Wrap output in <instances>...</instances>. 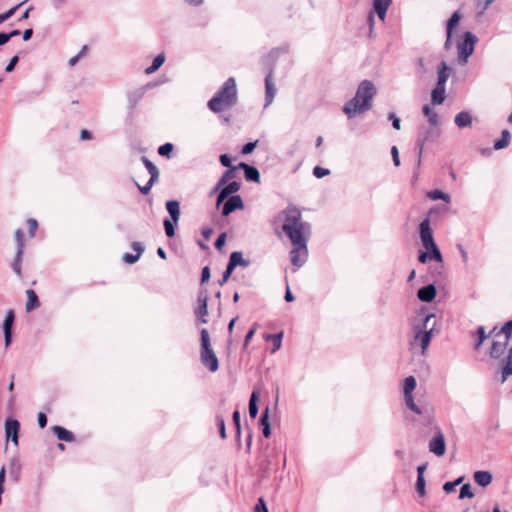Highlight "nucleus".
Returning a JSON list of instances; mask_svg holds the SVG:
<instances>
[{
    "mask_svg": "<svg viewBox=\"0 0 512 512\" xmlns=\"http://www.w3.org/2000/svg\"><path fill=\"white\" fill-rule=\"evenodd\" d=\"M311 234V224L307 222L284 235L289 239L292 246L289 257L293 266V272H296L307 262L309 255L308 241Z\"/></svg>",
    "mask_w": 512,
    "mask_h": 512,
    "instance_id": "obj_1",
    "label": "nucleus"
},
{
    "mask_svg": "<svg viewBox=\"0 0 512 512\" xmlns=\"http://www.w3.org/2000/svg\"><path fill=\"white\" fill-rule=\"evenodd\" d=\"M375 95V85L369 80L362 81L354 97L345 103L343 107L344 114L351 119L370 110Z\"/></svg>",
    "mask_w": 512,
    "mask_h": 512,
    "instance_id": "obj_2",
    "label": "nucleus"
},
{
    "mask_svg": "<svg viewBox=\"0 0 512 512\" xmlns=\"http://www.w3.org/2000/svg\"><path fill=\"white\" fill-rule=\"evenodd\" d=\"M238 92L236 81L233 77L228 78L222 86L214 93L208 101L209 110L216 114L225 113L236 106Z\"/></svg>",
    "mask_w": 512,
    "mask_h": 512,
    "instance_id": "obj_3",
    "label": "nucleus"
},
{
    "mask_svg": "<svg viewBox=\"0 0 512 512\" xmlns=\"http://www.w3.org/2000/svg\"><path fill=\"white\" fill-rule=\"evenodd\" d=\"M305 223L307 221L303 220L301 210L292 205L280 211L274 219V226L278 236L288 234L298 228L299 225L301 226Z\"/></svg>",
    "mask_w": 512,
    "mask_h": 512,
    "instance_id": "obj_4",
    "label": "nucleus"
},
{
    "mask_svg": "<svg viewBox=\"0 0 512 512\" xmlns=\"http://www.w3.org/2000/svg\"><path fill=\"white\" fill-rule=\"evenodd\" d=\"M435 315L428 314L421 325H418L414 328L415 335L414 340L411 342V346L414 347L416 344H419L421 347V354L424 355L426 350L431 342L432 333L435 328Z\"/></svg>",
    "mask_w": 512,
    "mask_h": 512,
    "instance_id": "obj_5",
    "label": "nucleus"
},
{
    "mask_svg": "<svg viewBox=\"0 0 512 512\" xmlns=\"http://www.w3.org/2000/svg\"><path fill=\"white\" fill-rule=\"evenodd\" d=\"M200 341V355L202 364L211 372L217 371L219 367L218 358L214 353L213 349L211 348L209 332L205 328L201 329L200 331Z\"/></svg>",
    "mask_w": 512,
    "mask_h": 512,
    "instance_id": "obj_6",
    "label": "nucleus"
},
{
    "mask_svg": "<svg viewBox=\"0 0 512 512\" xmlns=\"http://www.w3.org/2000/svg\"><path fill=\"white\" fill-rule=\"evenodd\" d=\"M478 38L472 32L467 31L463 35V41L457 45L458 62L461 65L468 63L469 57L473 54Z\"/></svg>",
    "mask_w": 512,
    "mask_h": 512,
    "instance_id": "obj_7",
    "label": "nucleus"
},
{
    "mask_svg": "<svg viewBox=\"0 0 512 512\" xmlns=\"http://www.w3.org/2000/svg\"><path fill=\"white\" fill-rule=\"evenodd\" d=\"M15 312L13 309H9L6 312L4 321L2 323V330L4 334L5 347L8 348L13 341V327L15 323Z\"/></svg>",
    "mask_w": 512,
    "mask_h": 512,
    "instance_id": "obj_8",
    "label": "nucleus"
},
{
    "mask_svg": "<svg viewBox=\"0 0 512 512\" xmlns=\"http://www.w3.org/2000/svg\"><path fill=\"white\" fill-rule=\"evenodd\" d=\"M198 307L195 310V315L203 324L207 323L208 315V292L206 289H200L197 296Z\"/></svg>",
    "mask_w": 512,
    "mask_h": 512,
    "instance_id": "obj_9",
    "label": "nucleus"
},
{
    "mask_svg": "<svg viewBox=\"0 0 512 512\" xmlns=\"http://www.w3.org/2000/svg\"><path fill=\"white\" fill-rule=\"evenodd\" d=\"M420 239L422 242V245L425 249H429V247H433L435 244L434 238H433V231L430 227V221L429 219H424L420 223Z\"/></svg>",
    "mask_w": 512,
    "mask_h": 512,
    "instance_id": "obj_10",
    "label": "nucleus"
},
{
    "mask_svg": "<svg viewBox=\"0 0 512 512\" xmlns=\"http://www.w3.org/2000/svg\"><path fill=\"white\" fill-rule=\"evenodd\" d=\"M429 451L438 457H441L446 452L445 437L441 431H438L434 437L429 441Z\"/></svg>",
    "mask_w": 512,
    "mask_h": 512,
    "instance_id": "obj_11",
    "label": "nucleus"
},
{
    "mask_svg": "<svg viewBox=\"0 0 512 512\" xmlns=\"http://www.w3.org/2000/svg\"><path fill=\"white\" fill-rule=\"evenodd\" d=\"M277 88L273 79V70L269 69L265 76V104L264 108L268 107L274 100Z\"/></svg>",
    "mask_w": 512,
    "mask_h": 512,
    "instance_id": "obj_12",
    "label": "nucleus"
},
{
    "mask_svg": "<svg viewBox=\"0 0 512 512\" xmlns=\"http://www.w3.org/2000/svg\"><path fill=\"white\" fill-rule=\"evenodd\" d=\"M20 423L16 419L8 418L5 421V434L7 440H11L15 446L19 444Z\"/></svg>",
    "mask_w": 512,
    "mask_h": 512,
    "instance_id": "obj_13",
    "label": "nucleus"
},
{
    "mask_svg": "<svg viewBox=\"0 0 512 512\" xmlns=\"http://www.w3.org/2000/svg\"><path fill=\"white\" fill-rule=\"evenodd\" d=\"M220 191L217 195L216 205L219 207L227 197H230L233 193L240 189V184L237 181H232L221 186Z\"/></svg>",
    "mask_w": 512,
    "mask_h": 512,
    "instance_id": "obj_14",
    "label": "nucleus"
},
{
    "mask_svg": "<svg viewBox=\"0 0 512 512\" xmlns=\"http://www.w3.org/2000/svg\"><path fill=\"white\" fill-rule=\"evenodd\" d=\"M221 213L223 216H228L237 209L243 207V201L239 195H231L222 203Z\"/></svg>",
    "mask_w": 512,
    "mask_h": 512,
    "instance_id": "obj_15",
    "label": "nucleus"
},
{
    "mask_svg": "<svg viewBox=\"0 0 512 512\" xmlns=\"http://www.w3.org/2000/svg\"><path fill=\"white\" fill-rule=\"evenodd\" d=\"M392 4V0H373L372 6L379 19L384 22L386 19L387 11Z\"/></svg>",
    "mask_w": 512,
    "mask_h": 512,
    "instance_id": "obj_16",
    "label": "nucleus"
},
{
    "mask_svg": "<svg viewBox=\"0 0 512 512\" xmlns=\"http://www.w3.org/2000/svg\"><path fill=\"white\" fill-rule=\"evenodd\" d=\"M460 19H461L460 12L455 11L447 22V26H446L447 38H446L445 45H444L446 49H448L451 45L452 31H453L454 27L458 25Z\"/></svg>",
    "mask_w": 512,
    "mask_h": 512,
    "instance_id": "obj_17",
    "label": "nucleus"
},
{
    "mask_svg": "<svg viewBox=\"0 0 512 512\" xmlns=\"http://www.w3.org/2000/svg\"><path fill=\"white\" fill-rule=\"evenodd\" d=\"M452 72V69L447 65V63L442 60L437 68V86L446 87V82Z\"/></svg>",
    "mask_w": 512,
    "mask_h": 512,
    "instance_id": "obj_18",
    "label": "nucleus"
},
{
    "mask_svg": "<svg viewBox=\"0 0 512 512\" xmlns=\"http://www.w3.org/2000/svg\"><path fill=\"white\" fill-rule=\"evenodd\" d=\"M228 263L234 268V270L237 267H248L251 264V261L249 259H245L243 257L242 252L240 251H233L230 254Z\"/></svg>",
    "mask_w": 512,
    "mask_h": 512,
    "instance_id": "obj_19",
    "label": "nucleus"
},
{
    "mask_svg": "<svg viewBox=\"0 0 512 512\" xmlns=\"http://www.w3.org/2000/svg\"><path fill=\"white\" fill-rule=\"evenodd\" d=\"M436 296V288L433 284L426 285L420 288L417 292V297L423 302H431Z\"/></svg>",
    "mask_w": 512,
    "mask_h": 512,
    "instance_id": "obj_20",
    "label": "nucleus"
},
{
    "mask_svg": "<svg viewBox=\"0 0 512 512\" xmlns=\"http://www.w3.org/2000/svg\"><path fill=\"white\" fill-rule=\"evenodd\" d=\"M51 430L60 441L73 442L75 440V435L62 426L54 425Z\"/></svg>",
    "mask_w": 512,
    "mask_h": 512,
    "instance_id": "obj_21",
    "label": "nucleus"
},
{
    "mask_svg": "<svg viewBox=\"0 0 512 512\" xmlns=\"http://www.w3.org/2000/svg\"><path fill=\"white\" fill-rule=\"evenodd\" d=\"M165 207L171 219L174 221H179L181 215L180 202L177 200H168L165 204Z\"/></svg>",
    "mask_w": 512,
    "mask_h": 512,
    "instance_id": "obj_22",
    "label": "nucleus"
},
{
    "mask_svg": "<svg viewBox=\"0 0 512 512\" xmlns=\"http://www.w3.org/2000/svg\"><path fill=\"white\" fill-rule=\"evenodd\" d=\"M432 131L433 130H425L424 133L419 134V136L417 138L415 149L418 152V160H417L418 165H420V163H421V155L423 153L424 144L429 139Z\"/></svg>",
    "mask_w": 512,
    "mask_h": 512,
    "instance_id": "obj_23",
    "label": "nucleus"
},
{
    "mask_svg": "<svg viewBox=\"0 0 512 512\" xmlns=\"http://www.w3.org/2000/svg\"><path fill=\"white\" fill-rule=\"evenodd\" d=\"M474 481L482 487L488 486L492 482V474L488 471H476Z\"/></svg>",
    "mask_w": 512,
    "mask_h": 512,
    "instance_id": "obj_24",
    "label": "nucleus"
},
{
    "mask_svg": "<svg viewBox=\"0 0 512 512\" xmlns=\"http://www.w3.org/2000/svg\"><path fill=\"white\" fill-rule=\"evenodd\" d=\"M26 294L28 298L26 303V310L30 312L40 306V301L37 293L33 289H28Z\"/></svg>",
    "mask_w": 512,
    "mask_h": 512,
    "instance_id": "obj_25",
    "label": "nucleus"
},
{
    "mask_svg": "<svg viewBox=\"0 0 512 512\" xmlns=\"http://www.w3.org/2000/svg\"><path fill=\"white\" fill-rule=\"evenodd\" d=\"M507 344L508 342L505 339L503 341H493L490 350L491 357L500 358L504 354Z\"/></svg>",
    "mask_w": 512,
    "mask_h": 512,
    "instance_id": "obj_26",
    "label": "nucleus"
},
{
    "mask_svg": "<svg viewBox=\"0 0 512 512\" xmlns=\"http://www.w3.org/2000/svg\"><path fill=\"white\" fill-rule=\"evenodd\" d=\"M445 92L446 87L444 86H435V88L431 92V101L434 105H440L445 100Z\"/></svg>",
    "mask_w": 512,
    "mask_h": 512,
    "instance_id": "obj_27",
    "label": "nucleus"
},
{
    "mask_svg": "<svg viewBox=\"0 0 512 512\" xmlns=\"http://www.w3.org/2000/svg\"><path fill=\"white\" fill-rule=\"evenodd\" d=\"M502 379L501 382L504 383L509 376L512 375V347L509 349V354L504 361V364L502 366L501 370Z\"/></svg>",
    "mask_w": 512,
    "mask_h": 512,
    "instance_id": "obj_28",
    "label": "nucleus"
},
{
    "mask_svg": "<svg viewBox=\"0 0 512 512\" xmlns=\"http://www.w3.org/2000/svg\"><path fill=\"white\" fill-rule=\"evenodd\" d=\"M454 122L459 128L471 126L472 115L467 111H462L455 116Z\"/></svg>",
    "mask_w": 512,
    "mask_h": 512,
    "instance_id": "obj_29",
    "label": "nucleus"
},
{
    "mask_svg": "<svg viewBox=\"0 0 512 512\" xmlns=\"http://www.w3.org/2000/svg\"><path fill=\"white\" fill-rule=\"evenodd\" d=\"M511 140V134L509 130H502V134L500 139L494 141L493 148L495 150H501L505 147H507Z\"/></svg>",
    "mask_w": 512,
    "mask_h": 512,
    "instance_id": "obj_30",
    "label": "nucleus"
},
{
    "mask_svg": "<svg viewBox=\"0 0 512 512\" xmlns=\"http://www.w3.org/2000/svg\"><path fill=\"white\" fill-rule=\"evenodd\" d=\"M477 16H482L495 0H473Z\"/></svg>",
    "mask_w": 512,
    "mask_h": 512,
    "instance_id": "obj_31",
    "label": "nucleus"
},
{
    "mask_svg": "<svg viewBox=\"0 0 512 512\" xmlns=\"http://www.w3.org/2000/svg\"><path fill=\"white\" fill-rule=\"evenodd\" d=\"M165 59L166 58L164 53H161L158 56H156L152 62V65L145 69V74L150 75L156 72L163 65Z\"/></svg>",
    "mask_w": 512,
    "mask_h": 512,
    "instance_id": "obj_32",
    "label": "nucleus"
},
{
    "mask_svg": "<svg viewBox=\"0 0 512 512\" xmlns=\"http://www.w3.org/2000/svg\"><path fill=\"white\" fill-rule=\"evenodd\" d=\"M238 169V167H230L228 168L224 173L223 175L221 176V178L219 179L216 187H215V190H218L221 186L225 185L230 179L234 178L236 176V170Z\"/></svg>",
    "mask_w": 512,
    "mask_h": 512,
    "instance_id": "obj_33",
    "label": "nucleus"
},
{
    "mask_svg": "<svg viewBox=\"0 0 512 512\" xmlns=\"http://www.w3.org/2000/svg\"><path fill=\"white\" fill-rule=\"evenodd\" d=\"M268 413H269V407L266 406L263 415L261 416L258 424L263 426V435L264 437L268 438L271 435V426L268 421Z\"/></svg>",
    "mask_w": 512,
    "mask_h": 512,
    "instance_id": "obj_34",
    "label": "nucleus"
},
{
    "mask_svg": "<svg viewBox=\"0 0 512 512\" xmlns=\"http://www.w3.org/2000/svg\"><path fill=\"white\" fill-rule=\"evenodd\" d=\"M141 161L144 164V166L146 167L148 173L150 174V178L158 179L159 178V170L156 167V165L152 161H150L146 156H142Z\"/></svg>",
    "mask_w": 512,
    "mask_h": 512,
    "instance_id": "obj_35",
    "label": "nucleus"
},
{
    "mask_svg": "<svg viewBox=\"0 0 512 512\" xmlns=\"http://www.w3.org/2000/svg\"><path fill=\"white\" fill-rule=\"evenodd\" d=\"M427 197L430 198L431 200H434V201H436V200H443L446 203H449L450 200H451L450 196L447 193H444V192H442L441 190H438V189L429 191L427 193Z\"/></svg>",
    "mask_w": 512,
    "mask_h": 512,
    "instance_id": "obj_36",
    "label": "nucleus"
},
{
    "mask_svg": "<svg viewBox=\"0 0 512 512\" xmlns=\"http://www.w3.org/2000/svg\"><path fill=\"white\" fill-rule=\"evenodd\" d=\"M249 416L251 419H256V386L253 387L248 406Z\"/></svg>",
    "mask_w": 512,
    "mask_h": 512,
    "instance_id": "obj_37",
    "label": "nucleus"
},
{
    "mask_svg": "<svg viewBox=\"0 0 512 512\" xmlns=\"http://www.w3.org/2000/svg\"><path fill=\"white\" fill-rule=\"evenodd\" d=\"M177 224L178 221H174L172 219H164L163 226L167 237L171 238L175 235V228Z\"/></svg>",
    "mask_w": 512,
    "mask_h": 512,
    "instance_id": "obj_38",
    "label": "nucleus"
},
{
    "mask_svg": "<svg viewBox=\"0 0 512 512\" xmlns=\"http://www.w3.org/2000/svg\"><path fill=\"white\" fill-rule=\"evenodd\" d=\"M15 242H16V252L24 253V232L22 229H17L15 231Z\"/></svg>",
    "mask_w": 512,
    "mask_h": 512,
    "instance_id": "obj_39",
    "label": "nucleus"
},
{
    "mask_svg": "<svg viewBox=\"0 0 512 512\" xmlns=\"http://www.w3.org/2000/svg\"><path fill=\"white\" fill-rule=\"evenodd\" d=\"M404 399H405L406 406L411 411H413L416 414H422L423 413L422 409L418 405L415 404L414 398H413L412 394H404Z\"/></svg>",
    "mask_w": 512,
    "mask_h": 512,
    "instance_id": "obj_40",
    "label": "nucleus"
},
{
    "mask_svg": "<svg viewBox=\"0 0 512 512\" xmlns=\"http://www.w3.org/2000/svg\"><path fill=\"white\" fill-rule=\"evenodd\" d=\"M417 382L414 376H408L404 380L403 392L404 394H412L416 388Z\"/></svg>",
    "mask_w": 512,
    "mask_h": 512,
    "instance_id": "obj_41",
    "label": "nucleus"
},
{
    "mask_svg": "<svg viewBox=\"0 0 512 512\" xmlns=\"http://www.w3.org/2000/svg\"><path fill=\"white\" fill-rule=\"evenodd\" d=\"M24 253L16 252L14 260L11 264L12 270L18 275L21 276V267H22V258Z\"/></svg>",
    "mask_w": 512,
    "mask_h": 512,
    "instance_id": "obj_42",
    "label": "nucleus"
},
{
    "mask_svg": "<svg viewBox=\"0 0 512 512\" xmlns=\"http://www.w3.org/2000/svg\"><path fill=\"white\" fill-rule=\"evenodd\" d=\"M512 335V320L506 322L501 330L496 334V336H503L506 342L509 341Z\"/></svg>",
    "mask_w": 512,
    "mask_h": 512,
    "instance_id": "obj_43",
    "label": "nucleus"
},
{
    "mask_svg": "<svg viewBox=\"0 0 512 512\" xmlns=\"http://www.w3.org/2000/svg\"><path fill=\"white\" fill-rule=\"evenodd\" d=\"M174 146L172 143H164L159 146L158 148V154L162 157L170 158L171 154L173 152Z\"/></svg>",
    "mask_w": 512,
    "mask_h": 512,
    "instance_id": "obj_44",
    "label": "nucleus"
},
{
    "mask_svg": "<svg viewBox=\"0 0 512 512\" xmlns=\"http://www.w3.org/2000/svg\"><path fill=\"white\" fill-rule=\"evenodd\" d=\"M26 1L27 0L22 1L19 4L12 7L10 10L6 11L5 13L0 14V24L5 22L9 18H11L16 13V11L19 9V7L22 6Z\"/></svg>",
    "mask_w": 512,
    "mask_h": 512,
    "instance_id": "obj_45",
    "label": "nucleus"
},
{
    "mask_svg": "<svg viewBox=\"0 0 512 512\" xmlns=\"http://www.w3.org/2000/svg\"><path fill=\"white\" fill-rule=\"evenodd\" d=\"M282 338H283V332L273 334V336H272L273 347L271 348V353H274L280 349L281 344H282Z\"/></svg>",
    "mask_w": 512,
    "mask_h": 512,
    "instance_id": "obj_46",
    "label": "nucleus"
},
{
    "mask_svg": "<svg viewBox=\"0 0 512 512\" xmlns=\"http://www.w3.org/2000/svg\"><path fill=\"white\" fill-rule=\"evenodd\" d=\"M430 253V260H435L439 263H441L443 261L442 259V254L439 250V248L437 247V245H434L433 247H429V249H427Z\"/></svg>",
    "mask_w": 512,
    "mask_h": 512,
    "instance_id": "obj_47",
    "label": "nucleus"
},
{
    "mask_svg": "<svg viewBox=\"0 0 512 512\" xmlns=\"http://www.w3.org/2000/svg\"><path fill=\"white\" fill-rule=\"evenodd\" d=\"M473 497H474V493L471 490L470 484L467 483V484L462 485V487L460 488L459 498L464 499V498H473Z\"/></svg>",
    "mask_w": 512,
    "mask_h": 512,
    "instance_id": "obj_48",
    "label": "nucleus"
},
{
    "mask_svg": "<svg viewBox=\"0 0 512 512\" xmlns=\"http://www.w3.org/2000/svg\"><path fill=\"white\" fill-rule=\"evenodd\" d=\"M256 333V322H254L251 327L249 328L246 336H245V339H244V344H243V350L246 351L247 350V347H248V343L250 342V340L253 338L254 334Z\"/></svg>",
    "mask_w": 512,
    "mask_h": 512,
    "instance_id": "obj_49",
    "label": "nucleus"
},
{
    "mask_svg": "<svg viewBox=\"0 0 512 512\" xmlns=\"http://www.w3.org/2000/svg\"><path fill=\"white\" fill-rule=\"evenodd\" d=\"M233 272L234 268L229 263H227L226 269L222 274V278L219 280V285H224L229 280Z\"/></svg>",
    "mask_w": 512,
    "mask_h": 512,
    "instance_id": "obj_50",
    "label": "nucleus"
},
{
    "mask_svg": "<svg viewBox=\"0 0 512 512\" xmlns=\"http://www.w3.org/2000/svg\"><path fill=\"white\" fill-rule=\"evenodd\" d=\"M216 424L219 429V434L222 439L226 438V428H225V420L221 415L216 416Z\"/></svg>",
    "mask_w": 512,
    "mask_h": 512,
    "instance_id": "obj_51",
    "label": "nucleus"
},
{
    "mask_svg": "<svg viewBox=\"0 0 512 512\" xmlns=\"http://www.w3.org/2000/svg\"><path fill=\"white\" fill-rule=\"evenodd\" d=\"M424 114L429 118V122L431 125H437V114L428 106L423 108Z\"/></svg>",
    "mask_w": 512,
    "mask_h": 512,
    "instance_id": "obj_52",
    "label": "nucleus"
},
{
    "mask_svg": "<svg viewBox=\"0 0 512 512\" xmlns=\"http://www.w3.org/2000/svg\"><path fill=\"white\" fill-rule=\"evenodd\" d=\"M19 30H13L10 33H0V46L6 44L12 37L18 36Z\"/></svg>",
    "mask_w": 512,
    "mask_h": 512,
    "instance_id": "obj_53",
    "label": "nucleus"
},
{
    "mask_svg": "<svg viewBox=\"0 0 512 512\" xmlns=\"http://www.w3.org/2000/svg\"><path fill=\"white\" fill-rule=\"evenodd\" d=\"M157 181H158V179L150 178L149 181L144 186H140L138 184H137V186L139 188V191L143 195H147L151 191V188L154 185V183L157 182Z\"/></svg>",
    "mask_w": 512,
    "mask_h": 512,
    "instance_id": "obj_54",
    "label": "nucleus"
},
{
    "mask_svg": "<svg viewBox=\"0 0 512 512\" xmlns=\"http://www.w3.org/2000/svg\"><path fill=\"white\" fill-rule=\"evenodd\" d=\"M232 418H233V423L236 428L237 439L239 440L241 425H240V413L238 410H235L233 412Z\"/></svg>",
    "mask_w": 512,
    "mask_h": 512,
    "instance_id": "obj_55",
    "label": "nucleus"
},
{
    "mask_svg": "<svg viewBox=\"0 0 512 512\" xmlns=\"http://www.w3.org/2000/svg\"><path fill=\"white\" fill-rule=\"evenodd\" d=\"M478 342L475 345V348L478 349L484 340L487 338V334L485 332V328L483 326L478 327L477 329Z\"/></svg>",
    "mask_w": 512,
    "mask_h": 512,
    "instance_id": "obj_56",
    "label": "nucleus"
},
{
    "mask_svg": "<svg viewBox=\"0 0 512 512\" xmlns=\"http://www.w3.org/2000/svg\"><path fill=\"white\" fill-rule=\"evenodd\" d=\"M416 490L418 492V494L420 496H424L426 491H425V479L424 477H417V481H416Z\"/></svg>",
    "mask_w": 512,
    "mask_h": 512,
    "instance_id": "obj_57",
    "label": "nucleus"
},
{
    "mask_svg": "<svg viewBox=\"0 0 512 512\" xmlns=\"http://www.w3.org/2000/svg\"><path fill=\"white\" fill-rule=\"evenodd\" d=\"M139 258V254L125 253L122 257V260L127 264H134L139 260Z\"/></svg>",
    "mask_w": 512,
    "mask_h": 512,
    "instance_id": "obj_58",
    "label": "nucleus"
},
{
    "mask_svg": "<svg viewBox=\"0 0 512 512\" xmlns=\"http://www.w3.org/2000/svg\"><path fill=\"white\" fill-rule=\"evenodd\" d=\"M27 223L29 226L28 233H29V236L32 238L35 236L36 230L38 229V222L36 219L30 218V219H28Z\"/></svg>",
    "mask_w": 512,
    "mask_h": 512,
    "instance_id": "obj_59",
    "label": "nucleus"
},
{
    "mask_svg": "<svg viewBox=\"0 0 512 512\" xmlns=\"http://www.w3.org/2000/svg\"><path fill=\"white\" fill-rule=\"evenodd\" d=\"M329 174H330V171L328 169L320 167V166H316L313 169V175L316 178H322V177L327 176Z\"/></svg>",
    "mask_w": 512,
    "mask_h": 512,
    "instance_id": "obj_60",
    "label": "nucleus"
},
{
    "mask_svg": "<svg viewBox=\"0 0 512 512\" xmlns=\"http://www.w3.org/2000/svg\"><path fill=\"white\" fill-rule=\"evenodd\" d=\"M226 233L222 232L218 235L217 239L215 240L214 246L217 250H221L226 242Z\"/></svg>",
    "mask_w": 512,
    "mask_h": 512,
    "instance_id": "obj_61",
    "label": "nucleus"
},
{
    "mask_svg": "<svg viewBox=\"0 0 512 512\" xmlns=\"http://www.w3.org/2000/svg\"><path fill=\"white\" fill-rule=\"evenodd\" d=\"M245 178L249 181L256 182V167L251 165L246 171H245Z\"/></svg>",
    "mask_w": 512,
    "mask_h": 512,
    "instance_id": "obj_62",
    "label": "nucleus"
},
{
    "mask_svg": "<svg viewBox=\"0 0 512 512\" xmlns=\"http://www.w3.org/2000/svg\"><path fill=\"white\" fill-rule=\"evenodd\" d=\"M280 53V50L279 49H274L272 50L268 55L267 57L265 58V61L268 63V65H270L271 63L275 62V60L277 59L278 55Z\"/></svg>",
    "mask_w": 512,
    "mask_h": 512,
    "instance_id": "obj_63",
    "label": "nucleus"
},
{
    "mask_svg": "<svg viewBox=\"0 0 512 512\" xmlns=\"http://www.w3.org/2000/svg\"><path fill=\"white\" fill-rule=\"evenodd\" d=\"M256 148V141L248 142L242 147V154H250Z\"/></svg>",
    "mask_w": 512,
    "mask_h": 512,
    "instance_id": "obj_64",
    "label": "nucleus"
}]
</instances>
